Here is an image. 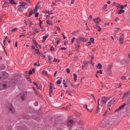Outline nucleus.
<instances>
[{
	"mask_svg": "<svg viewBox=\"0 0 130 130\" xmlns=\"http://www.w3.org/2000/svg\"><path fill=\"white\" fill-rule=\"evenodd\" d=\"M7 109L11 113H15V112H16V110H15V108L12 104H8L7 105Z\"/></svg>",
	"mask_w": 130,
	"mask_h": 130,
	"instance_id": "obj_1",
	"label": "nucleus"
},
{
	"mask_svg": "<svg viewBox=\"0 0 130 130\" xmlns=\"http://www.w3.org/2000/svg\"><path fill=\"white\" fill-rule=\"evenodd\" d=\"M9 82H6L4 84H1L0 83V90H6V89L8 88V87H9Z\"/></svg>",
	"mask_w": 130,
	"mask_h": 130,
	"instance_id": "obj_2",
	"label": "nucleus"
},
{
	"mask_svg": "<svg viewBox=\"0 0 130 130\" xmlns=\"http://www.w3.org/2000/svg\"><path fill=\"white\" fill-rule=\"evenodd\" d=\"M88 41V39L83 38L82 37H80L78 39H77V43H81L82 42H87Z\"/></svg>",
	"mask_w": 130,
	"mask_h": 130,
	"instance_id": "obj_3",
	"label": "nucleus"
},
{
	"mask_svg": "<svg viewBox=\"0 0 130 130\" xmlns=\"http://www.w3.org/2000/svg\"><path fill=\"white\" fill-rule=\"evenodd\" d=\"M115 101H116V98H113L110 102H109V103H108V108H109L110 110V106H111V105H112V104L113 103H114V102H115Z\"/></svg>",
	"mask_w": 130,
	"mask_h": 130,
	"instance_id": "obj_4",
	"label": "nucleus"
},
{
	"mask_svg": "<svg viewBox=\"0 0 130 130\" xmlns=\"http://www.w3.org/2000/svg\"><path fill=\"white\" fill-rule=\"evenodd\" d=\"M26 93L25 92H23L21 94H20L18 97L19 98H21V100H24L25 99H26Z\"/></svg>",
	"mask_w": 130,
	"mask_h": 130,
	"instance_id": "obj_5",
	"label": "nucleus"
},
{
	"mask_svg": "<svg viewBox=\"0 0 130 130\" xmlns=\"http://www.w3.org/2000/svg\"><path fill=\"white\" fill-rule=\"evenodd\" d=\"M108 98L106 96H103L101 100V103L102 104H105L106 103V101H107Z\"/></svg>",
	"mask_w": 130,
	"mask_h": 130,
	"instance_id": "obj_6",
	"label": "nucleus"
},
{
	"mask_svg": "<svg viewBox=\"0 0 130 130\" xmlns=\"http://www.w3.org/2000/svg\"><path fill=\"white\" fill-rule=\"evenodd\" d=\"M112 122V120H111V118H110L108 119L107 121H106V123H105L104 125L106 126L108 124H110Z\"/></svg>",
	"mask_w": 130,
	"mask_h": 130,
	"instance_id": "obj_7",
	"label": "nucleus"
},
{
	"mask_svg": "<svg viewBox=\"0 0 130 130\" xmlns=\"http://www.w3.org/2000/svg\"><path fill=\"white\" fill-rule=\"evenodd\" d=\"M67 125L69 126H72V125H74V121H73V120H69V121L67 122Z\"/></svg>",
	"mask_w": 130,
	"mask_h": 130,
	"instance_id": "obj_8",
	"label": "nucleus"
},
{
	"mask_svg": "<svg viewBox=\"0 0 130 130\" xmlns=\"http://www.w3.org/2000/svg\"><path fill=\"white\" fill-rule=\"evenodd\" d=\"M119 40L120 44H123V41H124V37L123 35L122 36V37L120 38Z\"/></svg>",
	"mask_w": 130,
	"mask_h": 130,
	"instance_id": "obj_9",
	"label": "nucleus"
},
{
	"mask_svg": "<svg viewBox=\"0 0 130 130\" xmlns=\"http://www.w3.org/2000/svg\"><path fill=\"white\" fill-rule=\"evenodd\" d=\"M94 23H95V24H99V22H100V21H101V19H100V18H95L93 20Z\"/></svg>",
	"mask_w": 130,
	"mask_h": 130,
	"instance_id": "obj_10",
	"label": "nucleus"
},
{
	"mask_svg": "<svg viewBox=\"0 0 130 130\" xmlns=\"http://www.w3.org/2000/svg\"><path fill=\"white\" fill-rule=\"evenodd\" d=\"M34 84H35V85L36 86L38 89H40V90H41L42 89V87H41V85H38V84L35 82H34Z\"/></svg>",
	"mask_w": 130,
	"mask_h": 130,
	"instance_id": "obj_11",
	"label": "nucleus"
},
{
	"mask_svg": "<svg viewBox=\"0 0 130 130\" xmlns=\"http://www.w3.org/2000/svg\"><path fill=\"white\" fill-rule=\"evenodd\" d=\"M124 10L123 9H120L119 10L118 12H117V14H118L119 15L120 14H123V13H124Z\"/></svg>",
	"mask_w": 130,
	"mask_h": 130,
	"instance_id": "obj_12",
	"label": "nucleus"
},
{
	"mask_svg": "<svg viewBox=\"0 0 130 130\" xmlns=\"http://www.w3.org/2000/svg\"><path fill=\"white\" fill-rule=\"evenodd\" d=\"M9 2L12 5H18V3L15 2V0H9Z\"/></svg>",
	"mask_w": 130,
	"mask_h": 130,
	"instance_id": "obj_13",
	"label": "nucleus"
},
{
	"mask_svg": "<svg viewBox=\"0 0 130 130\" xmlns=\"http://www.w3.org/2000/svg\"><path fill=\"white\" fill-rule=\"evenodd\" d=\"M42 74L45 76L46 77H47V78H48V74H47V72L45 71H42Z\"/></svg>",
	"mask_w": 130,
	"mask_h": 130,
	"instance_id": "obj_14",
	"label": "nucleus"
},
{
	"mask_svg": "<svg viewBox=\"0 0 130 130\" xmlns=\"http://www.w3.org/2000/svg\"><path fill=\"white\" fill-rule=\"evenodd\" d=\"M99 70H101V69H102V64L100 63L98 64V66H96Z\"/></svg>",
	"mask_w": 130,
	"mask_h": 130,
	"instance_id": "obj_15",
	"label": "nucleus"
},
{
	"mask_svg": "<svg viewBox=\"0 0 130 130\" xmlns=\"http://www.w3.org/2000/svg\"><path fill=\"white\" fill-rule=\"evenodd\" d=\"M49 37V35H45V36L43 37V41H45V40H46V39H47V38H48V37Z\"/></svg>",
	"mask_w": 130,
	"mask_h": 130,
	"instance_id": "obj_16",
	"label": "nucleus"
},
{
	"mask_svg": "<svg viewBox=\"0 0 130 130\" xmlns=\"http://www.w3.org/2000/svg\"><path fill=\"white\" fill-rule=\"evenodd\" d=\"M34 44L35 46H36V47H37V48H38V47H39V45L38 44V43H37V42L34 41Z\"/></svg>",
	"mask_w": 130,
	"mask_h": 130,
	"instance_id": "obj_17",
	"label": "nucleus"
},
{
	"mask_svg": "<svg viewBox=\"0 0 130 130\" xmlns=\"http://www.w3.org/2000/svg\"><path fill=\"white\" fill-rule=\"evenodd\" d=\"M35 52H36V53H37V54H38V55H40V51H39V49H37L35 50Z\"/></svg>",
	"mask_w": 130,
	"mask_h": 130,
	"instance_id": "obj_18",
	"label": "nucleus"
},
{
	"mask_svg": "<svg viewBox=\"0 0 130 130\" xmlns=\"http://www.w3.org/2000/svg\"><path fill=\"white\" fill-rule=\"evenodd\" d=\"M125 105H126L125 104L122 105L119 107L118 109H122V108H123Z\"/></svg>",
	"mask_w": 130,
	"mask_h": 130,
	"instance_id": "obj_19",
	"label": "nucleus"
},
{
	"mask_svg": "<svg viewBox=\"0 0 130 130\" xmlns=\"http://www.w3.org/2000/svg\"><path fill=\"white\" fill-rule=\"evenodd\" d=\"M74 80L76 82L77 81V75L76 74H73Z\"/></svg>",
	"mask_w": 130,
	"mask_h": 130,
	"instance_id": "obj_20",
	"label": "nucleus"
},
{
	"mask_svg": "<svg viewBox=\"0 0 130 130\" xmlns=\"http://www.w3.org/2000/svg\"><path fill=\"white\" fill-rule=\"evenodd\" d=\"M90 41H91V42L92 43V44H94L95 41H94V38H90Z\"/></svg>",
	"mask_w": 130,
	"mask_h": 130,
	"instance_id": "obj_21",
	"label": "nucleus"
},
{
	"mask_svg": "<svg viewBox=\"0 0 130 130\" xmlns=\"http://www.w3.org/2000/svg\"><path fill=\"white\" fill-rule=\"evenodd\" d=\"M8 41V37H5V40L4 41V45H6V43Z\"/></svg>",
	"mask_w": 130,
	"mask_h": 130,
	"instance_id": "obj_22",
	"label": "nucleus"
},
{
	"mask_svg": "<svg viewBox=\"0 0 130 130\" xmlns=\"http://www.w3.org/2000/svg\"><path fill=\"white\" fill-rule=\"evenodd\" d=\"M46 23L49 25H52V22L50 21V20H47Z\"/></svg>",
	"mask_w": 130,
	"mask_h": 130,
	"instance_id": "obj_23",
	"label": "nucleus"
},
{
	"mask_svg": "<svg viewBox=\"0 0 130 130\" xmlns=\"http://www.w3.org/2000/svg\"><path fill=\"white\" fill-rule=\"evenodd\" d=\"M130 94V91H128V92L125 93L123 95V98L125 97L126 96H128V94Z\"/></svg>",
	"mask_w": 130,
	"mask_h": 130,
	"instance_id": "obj_24",
	"label": "nucleus"
},
{
	"mask_svg": "<svg viewBox=\"0 0 130 130\" xmlns=\"http://www.w3.org/2000/svg\"><path fill=\"white\" fill-rule=\"evenodd\" d=\"M48 58L50 61H51V60H52V59H53V58L51 56H48Z\"/></svg>",
	"mask_w": 130,
	"mask_h": 130,
	"instance_id": "obj_25",
	"label": "nucleus"
},
{
	"mask_svg": "<svg viewBox=\"0 0 130 130\" xmlns=\"http://www.w3.org/2000/svg\"><path fill=\"white\" fill-rule=\"evenodd\" d=\"M32 14H33V10H31L29 12V17H31V16H32Z\"/></svg>",
	"mask_w": 130,
	"mask_h": 130,
	"instance_id": "obj_26",
	"label": "nucleus"
},
{
	"mask_svg": "<svg viewBox=\"0 0 130 130\" xmlns=\"http://www.w3.org/2000/svg\"><path fill=\"white\" fill-rule=\"evenodd\" d=\"M56 83L58 84V85H60V84H61V80L59 79L57 81Z\"/></svg>",
	"mask_w": 130,
	"mask_h": 130,
	"instance_id": "obj_27",
	"label": "nucleus"
},
{
	"mask_svg": "<svg viewBox=\"0 0 130 130\" xmlns=\"http://www.w3.org/2000/svg\"><path fill=\"white\" fill-rule=\"evenodd\" d=\"M96 29H97V30H98V31H99V32H100V31H101V28L100 27H99V26H96Z\"/></svg>",
	"mask_w": 130,
	"mask_h": 130,
	"instance_id": "obj_28",
	"label": "nucleus"
},
{
	"mask_svg": "<svg viewBox=\"0 0 130 130\" xmlns=\"http://www.w3.org/2000/svg\"><path fill=\"white\" fill-rule=\"evenodd\" d=\"M66 95H67L68 96H69V95H71V92L70 91H69V90H66Z\"/></svg>",
	"mask_w": 130,
	"mask_h": 130,
	"instance_id": "obj_29",
	"label": "nucleus"
},
{
	"mask_svg": "<svg viewBox=\"0 0 130 130\" xmlns=\"http://www.w3.org/2000/svg\"><path fill=\"white\" fill-rule=\"evenodd\" d=\"M39 32H40V31L37 30V29H36L34 30V34H36V33H39Z\"/></svg>",
	"mask_w": 130,
	"mask_h": 130,
	"instance_id": "obj_30",
	"label": "nucleus"
},
{
	"mask_svg": "<svg viewBox=\"0 0 130 130\" xmlns=\"http://www.w3.org/2000/svg\"><path fill=\"white\" fill-rule=\"evenodd\" d=\"M66 71H67V73H68V74H70V73H71V70L69 68H67L66 69Z\"/></svg>",
	"mask_w": 130,
	"mask_h": 130,
	"instance_id": "obj_31",
	"label": "nucleus"
},
{
	"mask_svg": "<svg viewBox=\"0 0 130 130\" xmlns=\"http://www.w3.org/2000/svg\"><path fill=\"white\" fill-rule=\"evenodd\" d=\"M96 74H103V72H102V70H99V71H98L96 72Z\"/></svg>",
	"mask_w": 130,
	"mask_h": 130,
	"instance_id": "obj_32",
	"label": "nucleus"
},
{
	"mask_svg": "<svg viewBox=\"0 0 130 130\" xmlns=\"http://www.w3.org/2000/svg\"><path fill=\"white\" fill-rule=\"evenodd\" d=\"M75 47L76 48H80V46L79 44H77L76 45H75Z\"/></svg>",
	"mask_w": 130,
	"mask_h": 130,
	"instance_id": "obj_33",
	"label": "nucleus"
},
{
	"mask_svg": "<svg viewBox=\"0 0 130 130\" xmlns=\"http://www.w3.org/2000/svg\"><path fill=\"white\" fill-rule=\"evenodd\" d=\"M53 61L56 62H59V60H58V59H57L54 58V59H53Z\"/></svg>",
	"mask_w": 130,
	"mask_h": 130,
	"instance_id": "obj_34",
	"label": "nucleus"
},
{
	"mask_svg": "<svg viewBox=\"0 0 130 130\" xmlns=\"http://www.w3.org/2000/svg\"><path fill=\"white\" fill-rule=\"evenodd\" d=\"M3 76L4 77H5V78H6L5 76H7V77H9V74H8V73H5L4 74H3Z\"/></svg>",
	"mask_w": 130,
	"mask_h": 130,
	"instance_id": "obj_35",
	"label": "nucleus"
},
{
	"mask_svg": "<svg viewBox=\"0 0 130 130\" xmlns=\"http://www.w3.org/2000/svg\"><path fill=\"white\" fill-rule=\"evenodd\" d=\"M99 110H100V109H99V106H98L96 110V113H98V112H99Z\"/></svg>",
	"mask_w": 130,
	"mask_h": 130,
	"instance_id": "obj_36",
	"label": "nucleus"
},
{
	"mask_svg": "<svg viewBox=\"0 0 130 130\" xmlns=\"http://www.w3.org/2000/svg\"><path fill=\"white\" fill-rule=\"evenodd\" d=\"M16 31H18V28H16L12 29V32H16Z\"/></svg>",
	"mask_w": 130,
	"mask_h": 130,
	"instance_id": "obj_37",
	"label": "nucleus"
},
{
	"mask_svg": "<svg viewBox=\"0 0 130 130\" xmlns=\"http://www.w3.org/2000/svg\"><path fill=\"white\" fill-rule=\"evenodd\" d=\"M107 4H106L103 7V10H105V9H106V8H107Z\"/></svg>",
	"mask_w": 130,
	"mask_h": 130,
	"instance_id": "obj_38",
	"label": "nucleus"
},
{
	"mask_svg": "<svg viewBox=\"0 0 130 130\" xmlns=\"http://www.w3.org/2000/svg\"><path fill=\"white\" fill-rule=\"evenodd\" d=\"M56 28L57 30H58V31H59L60 30V27H59V26H56Z\"/></svg>",
	"mask_w": 130,
	"mask_h": 130,
	"instance_id": "obj_39",
	"label": "nucleus"
},
{
	"mask_svg": "<svg viewBox=\"0 0 130 130\" xmlns=\"http://www.w3.org/2000/svg\"><path fill=\"white\" fill-rule=\"evenodd\" d=\"M38 16H39V13H36L35 14V18H37V17H38Z\"/></svg>",
	"mask_w": 130,
	"mask_h": 130,
	"instance_id": "obj_40",
	"label": "nucleus"
},
{
	"mask_svg": "<svg viewBox=\"0 0 130 130\" xmlns=\"http://www.w3.org/2000/svg\"><path fill=\"white\" fill-rule=\"evenodd\" d=\"M39 21H40V23L39 24V25L40 26H41V24H42L43 22L42 21H41V20H40V19H39Z\"/></svg>",
	"mask_w": 130,
	"mask_h": 130,
	"instance_id": "obj_41",
	"label": "nucleus"
},
{
	"mask_svg": "<svg viewBox=\"0 0 130 130\" xmlns=\"http://www.w3.org/2000/svg\"><path fill=\"white\" fill-rule=\"evenodd\" d=\"M53 91V89L52 88H50V90H49L50 94V93H52Z\"/></svg>",
	"mask_w": 130,
	"mask_h": 130,
	"instance_id": "obj_42",
	"label": "nucleus"
},
{
	"mask_svg": "<svg viewBox=\"0 0 130 130\" xmlns=\"http://www.w3.org/2000/svg\"><path fill=\"white\" fill-rule=\"evenodd\" d=\"M84 108H86V109H87L88 110H89V108H88V107L87 106V105H85L84 106Z\"/></svg>",
	"mask_w": 130,
	"mask_h": 130,
	"instance_id": "obj_43",
	"label": "nucleus"
},
{
	"mask_svg": "<svg viewBox=\"0 0 130 130\" xmlns=\"http://www.w3.org/2000/svg\"><path fill=\"white\" fill-rule=\"evenodd\" d=\"M121 80H126L125 76H123L121 78Z\"/></svg>",
	"mask_w": 130,
	"mask_h": 130,
	"instance_id": "obj_44",
	"label": "nucleus"
},
{
	"mask_svg": "<svg viewBox=\"0 0 130 130\" xmlns=\"http://www.w3.org/2000/svg\"><path fill=\"white\" fill-rule=\"evenodd\" d=\"M26 5H27L26 3H23L21 5V6L22 7H24V6H26Z\"/></svg>",
	"mask_w": 130,
	"mask_h": 130,
	"instance_id": "obj_45",
	"label": "nucleus"
},
{
	"mask_svg": "<svg viewBox=\"0 0 130 130\" xmlns=\"http://www.w3.org/2000/svg\"><path fill=\"white\" fill-rule=\"evenodd\" d=\"M119 8L120 9H124V7L123 5L120 6Z\"/></svg>",
	"mask_w": 130,
	"mask_h": 130,
	"instance_id": "obj_46",
	"label": "nucleus"
},
{
	"mask_svg": "<svg viewBox=\"0 0 130 130\" xmlns=\"http://www.w3.org/2000/svg\"><path fill=\"white\" fill-rule=\"evenodd\" d=\"M66 49H67V48H64V47L60 48V50H66Z\"/></svg>",
	"mask_w": 130,
	"mask_h": 130,
	"instance_id": "obj_47",
	"label": "nucleus"
},
{
	"mask_svg": "<svg viewBox=\"0 0 130 130\" xmlns=\"http://www.w3.org/2000/svg\"><path fill=\"white\" fill-rule=\"evenodd\" d=\"M91 44H92V42H88L87 43V45H89V46H90V45H91Z\"/></svg>",
	"mask_w": 130,
	"mask_h": 130,
	"instance_id": "obj_48",
	"label": "nucleus"
},
{
	"mask_svg": "<svg viewBox=\"0 0 130 130\" xmlns=\"http://www.w3.org/2000/svg\"><path fill=\"white\" fill-rule=\"evenodd\" d=\"M119 31V28H116V30H115V31L116 32H118Z\"/></svg>",
	"mask_w": 130,
	"mask_h": 130,
	"instance_id": "obj_49",
	"label": "nucleus"
},
{
	"mask_svg": "<svg viewBox=\"0 0 130 130\" xmlns=\"http://www.w3.org/2000/svg\"><path fill=\"white\" fill-rule=\"evenodd\" d=\"M53 86H52V84L51 83H50V89H52Z\"/></svg>",
	"mask_w": 130,
	"mask_h": 130,
	"instance_id": "obj_50",
	"label": "nucleus"
},
{
	"mask_svg": "<svg viewBox=\"0 0 130 130\" xmlns=\"http://www.w3.org/2000/svg\"><path fill=\"white\" fill-rule=\"evenodd\" d=\"M90 63L92 64V66H94V62H93V61L91 60Z\"/></svg>",
	"mask_w": 130,
	"mask_h": 130,
	"instance_id": "obj_51",
	"label": "nucleus"
},
{
	"mask_svg": "<svg viewBox=\"0 0 130 130\" xmlns=\"http://www.w3.org/2000/svg\"><path fill=\"white\" fill-rule=\"evenodd\" d=\"M31 48H32V49H35V46L34 45H32L31 46Z\"/></svg>",
	"mask_w": 130,
	"mask_h": 130,
	"instance_id": "obj_52",
	"label": "nucleus"
},
{
	"mask_svg": "<svg viewBox=\"0 0 130 130\" xmlns=\"http://www.w3.org/2000/svg\"><path fill=\"white\" fill-rule=\"evenodd\" d=\"M75 39H76V38H73L72 41V43H74V41L75 40Z\"/></svg>",
	"mask_w": 130,
	"mask_h": 130,
	"instance_id": "obj_53",
	"label": "nucleus"
},
{
	"mask_svg": "<svg viewBox=\"0 0 130 130\" xmlns=\"http://www.w3.org/2000/svg\"><path fill=\"white\" fill-rule=\"evenodd\" d=\"M64 85V87H65V88H68V85H67V84H63Z\"/></svg>",
	"mask_w": 130,
	"mask_h": 130,
	"instance_id": "obj_54",
	"label": "nucleus"
},
{
	"mask_svg": "<svg viewBox=\"0 0 130 130\" xmlns=\"http://www.w3.org/2000/svg\"><path fill=\"white\" fill-rule=\"evenodd\" d=\"M29 75H32V71H30L29 72Z\"/></svg>",
	"mask_w": 130,
	"mask_h": 130,
	"instance_id": "obj_55",
	"label": "nucleus"
},
{
	"mask_svg": "<svg viewBox=\"0 0 130 130\" xmlns=\"http://www.w3.org/2000/svg\"><path fill=\"white\" fill-rule=\"evenodd\" d=\"M51 51H52V50H54V48L53 47H51Z\"/></svg>",
	"mask_w": 130,
	"mask_h": 130,
	"instance_id": "obj_56",
	"label": "nucleus"
},
{
	"mask_svg": "<svg viewBox=\"0 0 130 130\" xmlns=\"http://www.w3.org/2000/svg\"><path fill=\"white\" fill-rule=\"evenodd\" d=\"M119 19H118V18H116L115 19V20L116 21V22H117V21H119Z\"/></svg>",
	"mask_w": 130,
	"mask_h": 130,
	"instance_id": "obj_57",
	"label": "nucleus"
},
{
	"mask_svg": "<svg viewBox=\"0 0 130 130\" xmlns=\"http://www.w3.org/2000/svg\"><path fill=\"white\" fill-rule=\"evenodd\" d=\"M56 74H57V71H56L54 74V77H55L56 76Z\"/></svg>",
	"mask_w": 130,
	"mask_h": 130,
	"instance_id": "obj_58",
	"label": "nucleus"
},
{
	"mask_svg": "<svg viewBox=\"0 0 130 130\" xmlns=\"http://www.w3.org/2000/svg\"><path fill=\"white\" fill-rule=\"evenodd\" d=\"M31 71L32 72V73H34L35 72V68H33Z\"/></svg>",
	"mask_w": 130,
	"mask_h": 130,
	"instance_id": "obj_59",
	"label": "nucleus"
},
{
	"mask_svg": "<svg viewBox=\"0 0 130 130\" xmlns=\"http://www.w3.org/2000/svg\"><path fill=\"white\" fill-rule=\"evenodd\" d=\"M63 95H64V93H63V92H61V97H62V96H63Z\"/></svg>",
	"mask_w": 130,
	"mask_h": 130,
	"instance_id": "obj_60",
	"label": "nucleus"
},
{
	"mask_svg": "<svg viewBox=\"0 0 130 130\" xmlns=\"http://www.w3.org/2000/svg\"><path fill=\"white\" fill-rule=\"evenodd\" d=\"M62 84H66V80H63V81H62Z\"/></svg>",
	"mask_w": 130,
	"mask_h": 130,
	"instance_id": "obj_61",
	"label": "nucleus"
},
{
	"mask_svg": "<svg viewBox=\"0 0 130 130\" xmlns=\"http://www.w3.org/2000/svg\"><path fill=\"white\" fill-rule=\"evenodd\" d=\"M75 3V0H71V4H74Z\"/></svg>",
	"mask_w": 130,
	"mask_h": 130,
	"instance_id": "obj_62",
	"label": "nucleus"
},
{
	"mask_svg": "<svg viewBox=\"0 0 130 130\" xmlns=\"http://www.w3.org/2000/svg\"><path fill=\"white\" fill-rule=\"evenodd\" d=\"M89 20H91L92 19V16H90V17L88 18Z\"/></svg>",
	"mask_w": 130,
	"mask_h": 130,
	"instance_id": "obj_63",
	"label": "nucleus"
},
{
	"mask_svg": "<svg viewBox=\"0 0 130 130\" xmlns=\"http://www.w3.org/2000/svg\"><path fill=\"white\" fill-rule=\"evenodd\" d=\"M110 3H111L110 1H108L107 2L108 5H110Z\"/></svg>",
	"mask_w": 130,
	"mask_h": 130,
	"instance_id": "obj_64",
	"label": "nucleus"
}]
</instances>
